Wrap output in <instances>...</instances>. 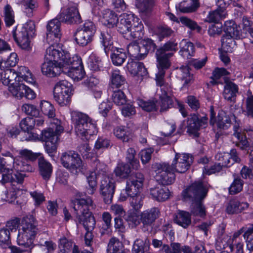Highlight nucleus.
I'll list each match as a JSON object with an SVG mask.
<instances>
[{
  "mask_svg": "<svg viewBox=\"0 0 253 253\" xmlns=\"http://www.w3.org/2000/svg\"><path fill=\"white\" fill-rule=\"evenodd\" d=\"M69 53L60 49L57 45L48 47L44 55V61L41 66L43 75L48 77H54L63 72Z\"/></svg>",
  "mask_w": 253,
  "mask_h": 253,
  "instance_id": "obj_1",
  "label": "nucleus"
},
{
  "mask_svg": "<svg viewBox=\"0 0 253 253\" xmlns=\"http://www.w3.org/2000/svg\"><path fill=\"white\" fill-rule=\"evenodd\" d=\"M208 189L201 181H196L184 189L182 193L185 200L193 201L191 206V212L194 216L203 217L206 215V211L202 200L206 197Z\"/></svg>",
  "mask_w": 253,
  "mask_h": 253,
  "instance_id": "obj_2",
  "label": "nucleus"
},
{
  "mask_svg": "<svg viewBox=\"0 0 253 253\" xmlns=\"http://www.w3.org/2000/svg\"><path fill=\"white\" fill-rule=\"evenodd\" d=\"M92 204V199L88 196L85 198L76 199L73 202L77 224H83L86 231H92L95 226V218L89 211Z\"/></svg>",
  "mask_w": 253,
  "mask_h": 253,
  "instance_id": "obj_3",
  "label": "nucleus"
},
{
  "mask_svg": "<svg viewBox=\"0 0 253 253\" xmlns=\"http://www.w3.org/2000/svg\"><path fill=\"white\" fill-rule=\"evenodd\" d=\"M139 19L132 13H124L118 19L116 26L118 31L127 40L139 38L143 28Z\"/></svg>",
  "mask_w": 253,
  "mask_h": 253,
  "instance_id": "obj_4",
  "label": "nucleus"
},
{
  "mask_svg": "<svg viewBox=\"0 0 253 253\" xmlns=\"http://www.w3.org/2000/svg\"><path fill=\"white\" fill-rule=\"evenodd\" d=\"M71 118L77 134L83 140H88L90 136L97 132L96 125L85 114L73 111Z\"/></svg>",
  "mask_w": 253,
  "mask_h": 253,
  "instance_id": "obj_5",
  "label": "nucleus"
},
{
  "mask_svg": "<svg viewBox=\"0 0 253 253\" xmlns=\"http://www.w3.org/2000/svg\"><path fill=\"white\" fill-rule=\"evenodd\" d=\"M35 32L34 22L28 21L22 27L13 32V37L18 46L22 49L30 51L32 46L29 37L32 36Z\"/></svg>",
  "mask_w": 253,
  "mask_h": 253,
  "instance_id": "obj_6",
  "label": "nucleus"
},
{
  "mask_svg": "<svg viewBox=\"0 0 253 253\" xmlns=\"http://www.w3.org/2000/svg\"><path fill=\"white\" fill-rule=\"evenodd\" d=\"M67 61L63 69V72L67 73L75 81L82 80L85 75V72L81 57L77 55H74L71 57L69 53Z\"/></svg>",
  "mask_w": 253,
  "mask_h": 253,
  "instance_id": "obj_7",
  "label": "nucleus"
},
{
  "mask_svg": "<svg viewBox=\"0 0 253 253\" xmlns=\"http://www.w3.org/2000/svg\"><path fill=\"white\" fill-rule=\"evenodd\" d=\"M72 91V85L70 83L66 80L59 81L54 87V98L61 106H66L71 101Z\"/></svg>",
  "mask_w": 253,
  "mask_h": 253,
  "instance_id": "obj_8",
  "label": "nucleus"
},
{
  "mask_svg": "<svg viewBox=\"0 0 253 253\" xmlns=\"http://www.w3.org/2000/svg\"><path fill=\"white\" fill-rule=\"evenodd\" d=\"M60 160L62 166L71 173L77 174L82 169L83 161L75 151H68L62 153Z\"/></svg>",
  "mask_w": 253,
  "mask_h": 253,
  "instance_id": "obj_9",
  "label": "nucleus"
},
{
  "mask_svg": "<svg viewBox=\"0 0 253 253\" xmlns=\"http://www.w3.org/2000/svg\"><path fill=\"white\" fill-rule=\"evenodd\" d=\"M153 169L156 172L157 181L162 185H169L174 182L175 179V171L169 165L156 163L153 166Z\"/></svg>",
  "mask_w": 253,
  "mask_h": 253,
  "instance_id": "obj_10",
  "label": "nucleus"
},
{
  "mask_svg": "<svg viewBox=\"0 0 253 253\" xmlns=\"http://www.w3.org/2000/svg\"><path fill=\"white\" fill-rule=\"evenodd\" d=\"M116 188L115 180L111 176L104 175L99 184V193L106 204H110L113 198Z\"/></svg>",
  "mask_w": 253,
  "mask_h": 253,
  "instance_id": "obj_11",
  "label": "nucleus"
},
{
  "mask_svg": "<svg viewBox=\"0 0 253 253\" xmlns=\"http://www.w3.org/2000/svg\"><path fill=\"white\" fill-rule=\"evenodd\" d=\"M60 121L58 119H53L51 122L52 127L44 129L42 132V139L43 141L57 143L60 134L63 132V127L60 125Z\"/></svg>",
  "mask_w": 253,
  "mask_h": 253,
  "instance_id": "obj_12",
  "label": "nucleus"
},
{
  "mask_svg": "<svg viewBox=\"0 0 253 253\" xmlns=\"http://www.w3.org/2000/svg\"><path fill=\"white\" fill-rule=\"evenodd\" d=\"M193 161L189 154L176 153L172 163L170 165L175 172L184 173L187 170Z\"/></svg>",
  "mask_w": 253,
  "mask_h": 253,
  "instance_id": "obj_13",
  "label": "nucleus"
},
{
  "mask_svg": "<svg viewBox=\"0 0 253 253\" xmlns=\"http://www.w3.org/2000/svg\"><path fill=\"white\" fill-rule=\"evenodd\" d=\"M144 177L141 173H136L126 181V193L129 197L140 195V190L142 188Z\"/></svg>",
  "mask_w": 253,
  "mask_h": 253,
  "instance_id": "obj_14",
  "label": "nucleus"
},
{
  "mask_svg": "<svg viewBox=\"0 0 253 253\" xmlns=\"http://www.w3.org/2000/svg\"><path fill=\"white\" fill-rule=\"evenodd\" d=\"M1 174V182L3 183L10 182L12 185L14 186L15 183L21 184L23 183L25 174L15 172L13 170L8 167L7 163L4 167Z\"/></svg>",
  "mask_w": 253,
  "mask_h": 253,
  "instance_id": "obj_15",
  "label": "nucleus"
},
{
  "mask_svg": "<svg viewBox=\"0 0 253 253\" xmlns=\"http://www.w3.org/2000/svg\"><path fill=\"white\" fill-rule=\"evenodd\" d=\"M208 118L204 116L199 118L198 115H190L187 119V132L192 134L196 135L198 131L202 127H205L207 124Z\"/></svg>",
  "mask_w": 253,
  "mask_h": 253,
  "instance_id": "obj_16",
  "label": "nucleus"
},
{
  "mask_svg": "<svg viewBox=\"0 0 253 253\" xmlns=\"http://www.w3.org/2000/svg\"><path fill=\"white\" fill-rule=\"evenodd\" d=\"M58 17L62 22L71 24L81 22V17L76 5H73L63 9L58 15Z\"/></svg>",
  "mask_w": 253,
  "mask_h": 253,
  "instance_id": "obj_17",
  "label": "nucleus"
},
{
  "mask_svg": "<svg viewBox=\"0 0 253 253\" xmlns=\"http://www.w3.org/2000/svg\"><path fill=\"white\" fill-rule=\"evenodd\" d=\"M62 22L58 17L49 21L46 26V37L47 41L55 40V42L60 39L61 36L60 25Z\"/></svg>",
  "mask_w": 253,
  "mask_h": 253,
  "instance_id": "obj_18",
  "label": "nucleus"
},
{
  "mask_svg": "<svg viewBox=\"0 0 253 253\" xmlns=\"http://www.w3.org/2000/svg\"><path fill=\"white\" fill-rule=\"evenodd\" d=\"M19 231L35 237L38 231L35 218L32 215L24 217L21 222V228Z\"/></svg>",
  "mask_w": 253,
  "mask_h": 253,
  "instance_id": "obj_19",
  "label": "nucleus"
},
{
  "mask_svg": "<svg viewBox=\"0 0 253 253\" xmlns=\"http://www.w3.org/2000/svg\"><path fill=\"white\" fill-rule=\"evenodd\" d=\"M150 195L154 200L164 202L169 199L170 193L168 188L163 185H158L150 189Z\"/></svg>",
  "mask_w": 253,
  "mask_h": 253,
  "instance_id": "obj_20",
  "label": "nucleus"
},
{
  "mask_svg": "<svg viewBox=\"0 0 253 253\" xmlns=\"http://www.w3.org/2000/svg\"><path fill=\"white\" fill-rule=\"evenodd\" d=\"M238 90V85L234 83L231 81L225 82L223 92L224 98L228 101L235 102Z\"/></svg>",
  "mask_w": 253,
  "mask_h": 253,
  "instance_id": "obj_21",
  "label": "nucleus"
},
{
  "mask_svg": "<svg viewBox=\"0 0 253 253\" xmlns=\"http://www.w3.org/2000/svg\"><path fill=\"white\" fill-rule=\"evenodd\" d=\"M160 211L157 208L148 209L141 212V221L144 225H150L159 217Z\"/></svg>",
  "mask_w": 253,
  "mask_h": 253,
  "instance_id": "obj_22",
  "label": "nucleus"
},
{
  "mask_svg": "<svg viewBox=\"0 0 253 253\" xmlns=\"http://www.w3.org/2000/svg\"><path fill=\"white\" fill-rule=\"evenodd\" d=\"M38 164L40 175L44 180H48L52 173L51 164L42 157L38 159Z\"/></svg>",
  "mask_w": 253,
  "mask_h": 253,
  "instance_id": "obj_23",
  "label": "nucleus"
},
{
  "mask_svg": "<svg viewBox=\"0 0 253 253\" xmlns=\"http://www.w3.org/2000/svg\"><path fill=\"white\" fill-rule=\"evenodd\" d=\"M224 31L225 36L233 37L236 39L241 38V28L233 20L227 21L225 22Z\"/></svg>",
  "mask_w": 253,
  "mask_h": 253,
  "instance_id": "obj_24",
  "label": "nucleus"
},
{
  "mask_svg": "<svg viewBox=\"0 0 253 253\" xmlns=\"http://www.w3.org/2000/svg\"><path fill=\"white\" fill-rule=\"evenodd\" d=\"M199 6L198 0H186L176 5V9L182 13L194 12Z\"/></svg>",
  "mask_w": 253,
  "mask_h": 253,
  "instance_id": "obj_25",
  "label": "nucleus"
},
{
  "mask_svg": "<svg viewBox=\"0 0 253 253\" xmlns=\"http://www.w3.org/2000/svg\"><path fill=\"white\" fill-rule=\"evenodd\" d=\"M173 55L172 52H169L168 53H158L156 51V56L157 57V66L158 71L163 70L166 72L170 66V62L169 58L172 57Z\"/></svg>",
  "mask_w": 253,
  "mask_h": 253,
  "instance_id": "obj_26",
  "label": "nucleus"
},
{
  "mask_svg": "<svg viewBox=\"0 0 253 253\" xmlns=\"http://www.w3.org/2000/svg\"><path fill=\"white\" fill-rule=\"evenodd\" d=\"M126 68L133 76H143L147 74V70L142 62L131 60L128 62Z\"/></svg>",
  "mask_w": 253,
  "mask_h": 253,
  "instance_id": "obj_27",
  "label": "nucleus"
},
{
  "mask_svg": "<svg viewBox=\"0 0 253 253\" xmlns=\"http://www.w3.org/2000/svg\"><path fill=\"white\" fill-rule=\"evenodd\" d=\"M210 116V124L213 125L215 123H216L217 127L219 128L226 129L228 127L227 125L230 124V120L222 112L219 114L216 120L215 119V113L212 108H211Z\"/></svg>",
  "mask_w": 253,
  "mask_h": 253,
  "instance_id": "obj_28",
  "label": "nucleus"
},
{
  "mask_svg": "<svg viewBox=\"0 0 253 253\" xmlns=\"http://www.w3.org/2000/svg\"><path fill=\"white\" fill-rule=\"evenodd\" d=\"M248 207L249 204L247 203L232 200L228 203L226 210L228 214L238 213L247 209Z\"/></svg>",
  "mask_w": 253,
  "mask_h": 253,
  "instance_id": "obj_29",
  "label": "nucleus"
},
{
  "mask_svg": "<svg viewBox=\"0 0 253 253\" xmlns=\"http://www.w3.org/2000/svg\"><path fill=\"white\" fill-rule=\"evenodd\" d=\"M111 50L112 53L111 58L113 64L115 66H121L127 57L125 49L114 48Z\"/></svg>",
  "mask_w": 253,
  "mask_h": 253,
  "instance_id": "obj_30",
  "label": "nucleus"
},
{
  "mask_svg": "<svg viewBox=\"0 0 253 253\" xmlns=\"http://www.w3.org/2000/svg\"><path fill=\"white\" fill-rule=\"evenodd\" d=\"M177 74L183 83V87L188 86L193 80V75L189 72V68L187 66H182L177 69Z\"/></svg>",
  "mask_w": 253,
  "mask_h": 253,
  "instance_id": "obj_31",
  "label": "nucleus"
},
{
  "mask_svg": "<svg viewBox=\"0 0 253 253\" xmlns=\"http://www.w3.org/2000/svg\"><path fill=\"white\" fill-rule=\"evenodd\" d=\"M118 19L117 14L112 10L106 9L103 12L102 22L109 28H112L116 25Z\"/></svg>",
  "mask_w": 253,
  "mask_h": 253,
  "instance_id": "obj_32",
  "label": "nucleus"
},
{
  "mask_svg": "<svg viewBox=\"0 0 253 253\" xmlns=\"http://www.w3.org/2000/svg\"><path fill=\"white\" fill-rule=\"evenodd\" d=\"M34 238V236H31L29 234L19 231L17 240V244L25 248L31 249L34 247L33 243Z\"/></svg>",
  "mask_w": 253,
  "mask_h": 253,
  "instance_id": "obj_33",
  "label": "nucleus"
},
{
  "mask_svg": "<svg viewBox=\"0 0 253 253\" xmlns=\"http://www.w3.org/2000/svg\"><path fill=\"white\" fill-rule=\"evenodd\" d=\"M110 80L112 88H120L126 84L125 77L121 74L119 70L112 72Z\"/></svg>",
  "mask_w": 253,
  "mask_h": 253,
  "instance_id": "obj_34",
  "label": "nucleus"
},
{
  "mask_svg": "<svg viewBox=\"0 0 253 253\" xmlns=\"http://www.w3.org/2000/svg\"><path fill=\"white\" fill-rule=\"evenodd\" d=\"M100 42L104 46V49L106 54H108L109 50L114 48L112 36L108 31H103L100 33Z\"/></svg>",
  "mask_w": 253,
  "mask_h": 253,
  "instance_id": "obj_35",
  "label": "nucleus"
},
{
  "mask_svg": "<svg viewBox=\"0 0 253 253\" xmlns=\"http://www.w3.org/2000/svg\"><path fill=\"white\" fill-rule=\"evenodd\" d=\"M24 12L28 17H32L38 12L39 3L36 0H24Z\"/></svg>",
  "mask_w": 253,
  "mask_h": 253,
  "instance_id": "obj_36",
  "label": "nucleus"
},
{
  "mask_svg": "<svg viewBox=\"0 0 253 253\" xmlns=\"http://www.w3.org/2000/svg\"><path fill=\"white\" fill-rule=\"evenodd\" d=\"M75 40L80 45L84 46L90 43L92 41L93 37L77 29L74 34Z\"/></svg>",
  "mask_w": 253,
  "mask_h": 253,
  "instance_id": "obj_37",
  "label": "nucleus"
},
{
  "mask_svg": "<svg viewBox=\"0 0 253 253\" xmlns=\"http://www.w3.org/2000/svg\"><path fill=\"white\" fill-rule=\"evenodd\" d=\"M1 76L5 84L11 85L17 83L18 74L13 69L6 68V69L1 73Z\"/></svg>",
  "mask_w": 253,
  "mask_h": 253,
  "instance_id": "obj_38",
  "label": "nucleus"
},
{
  "mask_svg": "<svg viewBox=\"0 0 253 253\" xmlns=\"http://www.w3.org/2000/svg\"><path fill=\"white\" fill-rule=\"evenodd\" d=\"M174 220L177 224L186 228L191 223L190 215L188 212L180 211L175 215Z\"/></svg>",
  "mask_w": 253,
  "mask_h": 253,
  "instance_id": "obj_39",
  "label": "nucleus"
},
{
  "mask_svg": "<svg viewBox=\"0 0 253 253\" xmlns=\"http://www.w3.org/2000/svg\"><path fill=\"white\" fill-rule=\"evenodd\" d=\"M9 91L12 95L19 99L24 97V91H25V84L22 81H18V83L9 86Z\"/></svg>",
  "mask_w": 253,
  "mask_h": 253,
  "instance_id": "obj_40",
  "label": "nucleus"
},
{
  "mask_svg": "<svg viewBox=\"0 0 253 253\" xmlns=\"http://www.w3.org/2000/svg\"><path fill=\"white\" fill-rule=\"evenodd\" d=\"M16 73L18 74L17 81H22V82L24 81L30 84H33L35 82L29 70L25 66L20 67Z\"/></svg>",
  "mask_w": 253,
  "mask_h": 253,
  "instance_id": "obj_41",
  "label": "nucleus"
},
{
  "mask_svg": "<svg viewBox=\"0 0 253 253\" xmlns=\"http://www.w3.org/2000/svg\"><path fill=\"white\" fill-rule=\"evenodd\" d=\"M108 253H124L123 245L115 237L111 238L108 244Z\"/></svg>",
  "mask_w": 253,
  "mask_h": 253,
  "instance_id": "obj_42",
  "label": "nucleus"
},
{
  "mask_svg": "<svg viewBox=\"0 0 253 253\" xmlns=\"http://www.w3.org/2000/svg\"><path fill=\"white\" fill-rule=\"evenodd\" d=\"M169 91L164 90V92H162V94L160 95L161 112L165 111L172 106V99L168 95Z\"/></svg>",
  "mask_w": 253,
  "mask_h": 253,
  "instance_id": "obj_43",
  "label": "nucleus"
},
{
  "mask_svg": "<svg viewBox=\"0 0 253 253\" xmlns=\"http://www.w3.org/2000/svg\"><path fill=\"white\" fill-rule=\"evenodd\" d=\"M127 52L130 56L137 60H142L144 58L141 54V48L140 43L132 42L127 46Z\"/></svg>",
  "mask_w": 253,
  "mask_h": 253,
  "instance_id": "obj_44",
  "label": "nucleus"
},
{
  "mask_svg": "<svg viewBox=\"0 0 253 253\" xmlns=\"http://www.w3.org/2000/svg\"><path fill=\"white\" fill-rule=\"evenodd\" d=\"M3 17L5 25L7 27L12 26L15 22V15L11 6L7 4L3 7Z\"/></svg>",
  "mask_w": 253,
  "mask_h": 253,
  "instance_id": "obj_45",
  "label": "nucleus"
},
{
  "mask_svg": "<svg viewBox=\"0 0 253 253\" xmlns=\"http://www.w3.org/2000/svg\"><path fill=\"white\" fill-rule=\"evenodd\" d=\"M226 13L223 8H220L209 12L206 21L210 23H219V21L225 18Z\"/></svg>",
  "mask_w": 253,
  "mask_h": 253,
  "instance_id": "obj_46",
  "label": "nucleus"
},
{
  "mask_svg": "<svg viewBox=\"0 0 253 253\" xmlns=\"http://www.w3.org/2000/svg\"><path fill=\"white\" fill-rule=\"evenodd\" d=\"M141 48V54L143 55L144 58L147 56L149 52H153L156 48V45L150 39H145L140 42Z\"/></svg>",
  "mask_w": 253,
  "mask_h": 253,
  "instance_id": "obj_47",
  "label": "nucleus"
},
{
  "mask_svg": "<svg viewBox=\"0 0 253 253\" xmlns=\"http://www.w3.org/2000/svg\"><path fill=\"white\" fill-rule=\"evenodd\" d=\"M184 45L181 48L179 51L180 55L183 58L189 59L193 56L195 53V48L193 44L191 42H187L186 41H182Z\"/></svg>",
  "mask_w": 253,
  "mask_h": 253,
  "instance_id": "obj_48",
  "label": "nucleus"
},
{
  "mask_svg": "<svg viewBox=\"0 0 253 253\" xmlns=\"http://www.w3.org/2000/svg\"><path fill=\"white\" fill-rule=\"evenodd\" d=\"M130 172V166L127 164L123 163L118 164L114 170L116 175L123 178L127 177Z\"/></svg>",
  "mask_w": 253,
  "mask_h": 253,
  "instance_id": "obj_49",
  "label": "nucleus"
},
{
  "mask_svg": "<svg viewBox=\"0 0 253 253\" xmlns=\"http://www.w3.org/2000/svg\"><path fill=\"white\" fill-rule=\"evenodd\" d=\"M41 108L45 115L52 119L51 122H53V119H56L54 118L55 116V109L50 103L46 101H42L41 103Z\"/></svg>",
  "mask_w": 253,
  "mask_h": 253,
  "instance_id": "obj_50",
  "label": "nucleus"
},
{
  "mask_svg": "<svg viewBox=\"0 0 253 253\" xmlns=\"http://www.w3.org/2000/svg\"><path fill=\"white\" fill-rule=\"evenodd\" d=\"M249 159L251 168L244 166L240 171L242 177L245 179H252L253 177V150L250 152Z\"/></svg>",
  "mask_w": 253,
  "mask_h": 253,
  "instance_id": "obj_51",
  "label": "nucleus"
},
{
  "mask_svg": "<svg viewBox=\"0 0 253 253\" xmlns=\"http://www.w3.org/2000/svg\"><path fill=\"white\" fill-rule=\"evenodd\" d=\"M114 134L118 139L122 140L123 142H127L130 139L129 132L125 126H117L114 129Z\"/></svg>",
  "mask_w": 253,
  "mask_h": 253,
  "instance_id": "obj_52",
  "label": "nucleus"
},
{
  "mask_svg": "<svg viewBox=\"0 0 253 253\" xmlns=\"http://www.w3.org/2000/svg\"><path fill=\"white\" fill-rule=\"evenodd\" d=\"M235 38L223 35L221 40L222 47L226 52H232L236 46Z\"/></svg>",
  "mask_w": 253,
  "mask_h": 253,
  "instance_id": "obj_53",
  "label": "nucleus"
},
{
  "mask_svg": "<svg viewBox=\"0 0 253 253\" xmlns=\"http://www.w3.org/2000/svg\"><path fill=\"white\" fill-rule=\"evenodd\" d=\"M13 168L15 170V172L32 171L33 167L29 163H25L21 160H13Z\"/></svg>",
  "mask_w": 253,
  "mask_h": 253,
  "instance_id": "obj_54",
  "label": "nucleus"
},
{
  "mask_svg": "<svg viewBox=\"0 0 253 253\" xmlns=\"http://www.w3.org/2000/svg\"><path fill=\"white\" fill-rule=\"evenodd\" d=\"M149 245V242L147 239L144 241L141 239L136 240L133 245L132 253H144Z\"/></svg>",
  "mask_w": 253,
  "mask_h": 253,
  "instance_id": "obj_55",
  "label": "nucleus"
},
{
  "mask_svg": "<svg viewBox=\"0 0 253 253\" xmlns=\"http://www.w3.org/2000/svg\"><path fill=\"white\" fill-rule=\"evenodd\" d=\"M10 232L7 229L4 227L0 229V245L3 248H6L10 246Z\"/></svg>",
  "mask_w": 253,
  "mask_h": 253,
  "instance_id": "obj_56",
  "label": "nucleus"
},
{
  "mask_svg": "<svg viewBox=\"0 0 253 253\" xmlns=\"http://www.w3.org/2000/svg\"><path fill=\"white\" fill-rule=\"evenodd\" d=\"M166 72L163 70L158 71L156 74V81L157 84L161 87L162 92H164V90L166 91H170V87L168 84L165 81L164 77Z\"/></svg>",
  "mask_w": 253,
  "mask_h": 253,
  "instance_id": "obj_57",
  "label": "nucleus"
},
{
  "mask_svg": "<svg viewBox=\"0 0 253 253\" xmlns=\"http://www.w3.org/2000/svg\"><path fill=\"white\" fill-rule=\"evenodd\" d=\"M244 185V181L239 177L234 179L229 188V192L231 195H235L240 192Z\"/></svg>",
  "mask_w": 253,
  "mask_h": 253,
  "instance_id": "obj_58",
  "label": "nucleus"
},
{
  "mask_svg": "<svg viewBox=\"0 0 253 253\" xmlns=\"http://www.w3.org/2000/svg\"><path fill=\"white\" fill-rule=\"evenodd\" d=\"M178 50L177 42L175 40H170L157 49L158 53H167V51L175 52Z\"/></svg>",
  "mask_w": 253,
  "mask_h": 253,
  "instance_id": "obj_59",
  "label": "nucleus"
},
{
  "mask_svg": "<svg viewBox=\"0 0 253 253\" xmlns=\"http://www.w3.org/2000/svg\"><path fill=\"white\" fill-rule=\"evenodd\" d=\"M143 199L142 194L129 197V201L131 207L135 211L139 210L143 205Z\"/></svg>",
  "mask_w": 253,
  "mask_h": 253,
  "instance_id": "obj_60",
  "label": "nucleus"
},
{
  "mask_svg": "<svg viewBox=\"0 0 253 253\" xmlns=\"http://www.w3.org/2000/svg\"><path fill=\"white\" fill-rule=\"evenodd\" d=\"M234 137L237 139V141L234 142L236 146L239 147L241 149H246L249 146V143L247 140L246 135L244 133H236L234 134Z\"/></svg>",
  "mask_w": 253,
  "mask_h": 253,
  "instance_id": "obj_61",
  "label": "nucleus"
},
{
  "mask_svg": "<svg viewBox=\"0 0 253 253\" xmlns=\"http://www.w3.org/2000/svg\"><path fill=\"white\" fill-rule=\"evenodd\" d=\"M36 124L35 119L27 117L22 119L20 123V126L23 131H31Z\"/></svg>",
  "mask_w": 253,
  "mask_h": 253,
  "instance_id": "obj_62",
  "label": "nucleus"
},
{
  "mask_svg": "<svg viewBox=\"0 0 253 253\" xmlns=\"http://www.w3.org/2000/svg\"><path fill=\"white\" fill-rule=\"evenodd\" d=\"M112 97L113 102L117 105H123L126 102V96L121 90L114 91Z\"/></svg>",
  "mask_w": 253,
  "mask_h": 253,
  "instance_id": "obj_63",
  "label": "nucleus"
},
{
  "mask_svg": "<svg viewBox=\"0 0 253 253\" xmlns=\"http://www.w3.org/2000/svg\"><path fill=\"white\" fill-rule=\"evenodd\" d=\"M246 240L247 248L250 251H253V224L251 225L244 235Z\"/></svg>",
  "mask_w": 253,
  "mask_h": 253,
  "instance_id": "obj_64",
  "label": "nucleus"
}]
</instances>
